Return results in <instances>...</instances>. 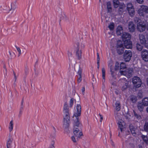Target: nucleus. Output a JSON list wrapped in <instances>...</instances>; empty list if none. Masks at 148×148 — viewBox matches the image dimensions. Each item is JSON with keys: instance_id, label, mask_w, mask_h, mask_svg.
Listing matches in <instances>:
<instances>
[{"instance_id": "obj_16", "label": "nucleus", "mask_w": 148, "mask_h": 148, "mask_svg": "<svg viewBox=\"0 0 148 148\" xmlns=\"http://www.w3.org/2000/svg\"><path fill=\"white\" fill-rule=\"evenodd\" d=\"M119 127L121 131H123V128L125 127V123L122 120H121L119 121L118 122Z\"/></svg>"}, {"instance_id": "obj_36", "label": "nucleus", "mask_w": 148, "mask_h": 148, "mask_svg": "<svg viewBox=\"0 0 148 148\" xmlns=\"http://www.w3.org/2000/svg\"><path fill=\"white\" fill-rule=\"evenodd\" d=\"M12 143V140L10 139H9L8 140L7 143V148H10Z\"/></svg>"}, {"instance_id": "obj_35", "label": "nucleus", "mask_w": 148, "mask_h": 148, "mask_svg": "<svg viewBox=\"0 0 148 148\" xmlns=\"http://www.w3.org/2000/svg\"><path fill=\"white\" fill-rule=\"evenodd\" d=\"M144 129L145 131L148 132V121L145 122L144 126Z\"/></svg>"}, {"instance_id": "obj_2", "label": "nucleus", "mask_w": 148, "mask_h": 148, "mask_svg": "<svg viewBox=\"0 0 148 148\" xmlns=\"http://www.w3.org/2000/svg\"><path fill=\"white\" fill-rule=\"evenodd\" d=\"M82 44V43L77 42L75 46L76 56L78 60H80L82 58V52L80 48Z\"/></svg>"}, {"instance_id": "obj_24", "label": "nucleus", "mask_w": 148, "mask_h": 148, "mask_svg": "<svg viewBox=\"0 0 148 148\" xmlns=\"http://www.w3.org/2000/svg\"><path fill=\"white\" fill-rule=\"evenodd\" d=\"M16 8L15 5L14 4H12L11 6V8L9 10V13L12 14L14 12Z\"/></svg>"}, {"instance_id": "obj_47", "label": "nucleus", "mask_w": 148, "mask_h": 148, "mask_svg": "<svg viewBox=\"0 0 148 148\" xmlns=\"http://www.w3.org/2000/svg\"><path fill=\"white\" fill-rule=\"evenodd\" d=\"M85 88L84 87H83L82 89V94L83 95H84L85 93Z\"/></svg>"}, {"instance_id": "obj_54", "label": "nucleus", "mask_w": 148, "mask_h": 148, "mask_svg": "<svg viewBox=\"0 0 148 148\" xmlns=\"http://www.w3.org/2000/svg\"><path fill=\"white\" fill-rule=\"evenodd\" d=\"M119 66H115V70H117V69H118Z\"/></svg>"}, {"instance_id": "obj_6", "label": "nucleus", "mask_w": 148, "mask_h": 148, "mask_svg": "<svg viewBox=\"0 0 148 148\" xmlns=\"http://www.w3.org/2000/svg\"><path fill=\"white\" fill-rule=\"evenodd\" d=\"M120 72L121 75L127 76L128 78H130L132 76L133 69L132 68H129L126 71L120 70Z\"/></svg>"}, {"instance_id": "obj_56", "label": "nucleus", "mask_w": 148, "mask_h": 148, "mask_svg": "<svg viewBox=\"0 0 148 148\" xmlns=\"http://www.w3.org/2000/svg\"><path fill=\"white\" fill-rule=\"evenodd\" d=\"M14 77L15 79V82H16V76H14Z\"/></svg>"}, {"instance_id": "obj_38", "label": "nucleus", "mask_w": 148, "mask_h": 148, "mask_svg": "<svg viewBox=\"0 0 148 148\" xmlns=\"http://www.w3.org/2000/svg\"><path fill=\"white\" fill-rule=\"evenodd\" d=\"M102 77L103 79H105V69L103 68H102Z\"/></svg>"}, {"instance_id": "obj_45", "label": "nucleus", "mask_w": 148, "mask_h": 148, "mask_svg": "<svg viewBox=\"0 0 148 148\" xmlns=\"http://www.w3.org/2000/svg\"><path fill=\"white\" fill-rule=\"evenodd\" d=\"M16 49H17V51L18 52V53H19L18 56H19L21 54V50L20 49V48L19 47H16Z\"/></svg>"}, {"instance_id": "obj_59", "label": "nucleus", "mask_w": 148, "mask_h": 148, "mask_svg": "<svg viewBox=\"0 0 148 148\" xmlns=\"http://www.w3.org/2000/svg\"><path fill=\"white\" fill-rule=\"evenodd\" d=\"M13 74L14 76H16V74L14 72V71H13Z\"/></svg>"}, {"instance_id": "obj_8", "label": "nucleus", "mask_w": 148, "mask_h": 148, "mask_svg": "<svg viewBox=\"0 0 148 148\" xmlns=\"http://www.w3.org/2000/svg\"><path fill=\"white\" fill-rule=\"evenodd\" d=\"M139 38L140 42L143 44L145 47L148 48V39H146L145 36L142 34L139 35Z\"/></svg>"}, {"instance_id": "obj_19", "label": "nucleus", "mask_w": 148, "mask_h": 148, "mask_svg": "<svg viewBox=\"0 0 148 148\" xmlns=\"http://www.w3.org/2000/svg\"><path fill=\"white\" fill-rule=\"evenodd\" d=\"M78 68L79 69L77 72V73L79 75V77L77 79V82L78 83H80L82 81V70L80 68L79 66H78Z\"/></svg>"}, {"instance_id": "obj_61", "label": "nucleus", "mask_w": 148, "mask_h": 148, "mask_svg": "<svg viewBox=\"0 0 148 148\" xmlns=\"http://www.w3.org/2000/svg\"><path fill=\"white\" fill-rule=\"evenodd\" d=\"M118 136H120V133L119 132V134L118 135Z\"/></svg>"}, {"instance_id": "obj_40", "label": "nucleus", "mask_w": 148, "mask_h": 148, "mask_svg": "<svg viewBox=\"0 0 148 148\" xmlns=\"http://www.w3.org/2000/svg\"><path fill=\"white\" fill-rule=\"evenodd\" d=\"M99 61L100 58L98 53H97V68L99 69Z\"/></svg>"}, {"instance_id": "obj_1", "label": "nucleus", "mask_w": 148, "mask_h": 148, "mask_svg": "<svg viewBox=\"0 0 148 148\" xmlns=\"http://www.w3.org/2000/svg\"><path fill=\"white\" fill-rule=\"evenodd\" d=\"M77 112H75L73 119L74 121L73 126L79 127L81 124L79 122V117L81 114V107L80 104H77L76 107Z\"/></svg>"}, {"instance_id": "obj_42", "label": "nucleus", "mask_w": 148, "mask_h": 148, "mask_svg": "<svg viewBox=\"0 0 148 148\" xmlns=\"http://www.w3.org/2000/svg\"><path fill=\"white\" fill-rule=\"evenodd\" d=\"M108 27L110 29V30H113L114 28V24H111L110 25L108 26Z\"/></svg>"}, {"instance_id": "obj_17", "label": "nucleus", "mask_w": 148, "mask_h": 148, "mask_svg": "<svg viewBox=\"0 0 148 148\" xmlns=\"http://www.w3.org/2000/svg\"><path fill=\"white\" fill-rule=\"evenodd\" d=\"M70 119H63V127L66 129L68 128L69 126Z\"/></svg>"}, {"instance_id": "obj_41", "label": "nucleus", "mask_w": 148, "mask_h": 148, "mask_svg": "<svg viewBox=\"0 0 148 148\" xmlns=\"http://www.w3.org/2000/svg\"><path fill=\"white\" fill-rule=\"evenodd\" d=\"M134 22L136 23H139L140 22H142L137 17H135L134 18Z\"/></svg>"}, {"instance_id": "obj_37", "label": "nucleus", "mask_w": 148, "mask_h": 148, "mask_svg": "<svg viewBox=\"0 0 148 148\" xmlns=\"http://www.w3.org/2000/svg\"><path fill=\"white\" fill-rule=\"evenodd\" d=\"M110 71L111 73V75L113 77L115 78L116 74L115 73L112 71V67L111 66H110Z\"/></svg>"}, {"instance_id": "obj_34", "label": "nucleus", "mask_w": 148, "mask_h": 148, "mask_svg": "<svg viewBox=\"0 0 148 148\" xmlns=\"http://www.w3.org/2000/svg\"><path fill=\"white\" fill-rule=\"evenodd\" d=\"M130 100L133 103H135L137 100V97L134 96H132L130 97Z\"/></svg>"}, {"instance_id": "obj_5", "label": "nucleus", "mask_w": 148, "mask_h": 148, "mask_svg": "<svg viewBox=\"0 0 148 148\" xmlns=\"http://www.w3.org/2000/svg\"><path fill=\"white\" fill-rule=\"evenodd\" d=\"M132 56V52L130 50H125L124 53L123 58L126 62H129Z\"/></svg>"}, {"instance_id": "obj_30", "label": "nucleus", "mask_w": 148, "mask_h": 148, "mask_svg": "<svg viewBox=\"0 0 148 148\" xmlns=\"http://www.w3.org/2000/svg\"><path fill=\"white\" fill-rule=\"evenodd\" d=\"M144 142L147 144H148V138L146 136L142 135L141 136Z\"/></svg>"}, {"instance_id": "obj_51", "label": "nucleus", "mask_w": 148, "mask_h": 148, "mask_svg": "<svg viewBox=\"0 0 148 148\" xmlns=\"http://www.w3.org/2000/svg\"><path fill=\"white\" fill-rule=\"evenodd\" d=\"M51 145L50 146H53V147H54V143H55V142L54 140H52L51 141Z\"/></svg>"}, {"instance_id": "obj_27", "label": "nucleus", "mask_w": 148, "mask_h": 148, "mask_svg": "<svg viewBox=\"0 0 148 148\" xmlns=\"http://www.w3.org/2000/svg\"><path fill=\"white\" fill-rule=\"evenodd\" d=\"M114 7L116 8H117L119 4V0H113Z\"/></svg>"}, {"instance_id": "obj_53", "label": "nucleus", "mask_w": 148, "mask_h": 148, "mask_svg": "<svg viewBox=\"0 0 148 148\" xmlns=\"http://www.w3.org/2000/svg\"><path fill=\"white\" fill-rule=\"evenodd\" d=\"M118 114L117 113L116 114V116L115 115V117L117 119H119V115H118Z\"/></svg>"}, {"instance_id": "obj_60", "label": "nucleus", "mask_w": 148, "mask_h": 148, "mask_svg": "<svg viewBox=\"0 0 148 148\" xmlns=\"http://www.w3.org/2000/svg\"><path fill=\"white\" fill-rule=\"evenodd\" d=\"M147 83L148 85V77L147 79Z\"/></svg>"}, {"instance_id": "obj_31", "label": "nucleus", "mask_w": 148, "mask_h": 148, "mask_svg": "<svg viewBox=\"0 0 148 148\" xmlns=\"http://www.w3.org/2000/svg\"><path fill=\"white\" fill-rule=\"evenodd\" d=\"M13 125L14 124L13 121L12 120L10 121V122L9 126V131L10 132L12 131L13 129Z\"/></svg>"}, {"instance_id": "obj_4", "label": "nucleus", "mask_w": 148, "mask_h": 148, "mask_svg": "<svg viewBox=\"0 0 148 148\" xmlns=\"http://www.w3.org/2000/svg\"><path fill=\"white\" fill-rule=\"evenodd\" d=\"M132 83L134 84L133 88H138L141 86L142 82L139 77H134L132 80Z\"/></svg>"}, {"instance_id": "obj_15", "label": "nucleus", "mask_w": 148, "mask_h": 148, "mask_svg": "<svg viewBox=\"0 0 148 148\" xmlns=\"http://www.w3.org/2000/svg\"><path fill=\"white\" fill-rule=\"evenodd\" d=\"M129 29L130 32H133L134 31L135 26L133 23L132 21H130L128 24Z\"/></svg>"}, {"instance_id": "obj_14", "label": "nucleus", "mask_w": 148, "mask_h": 148, "mask_svg": "<svg viewBox=\"0 0 148 148\" xmlns=\"http://www.w3.org/2000/svg\"><path fill=\"white\" fill-rule=\"evenodd\" d=\"M131 84V82L126 81L124 82V84L122 86V90L124 91L126 90L127 88L130 87Z\"/></svg>"}, {"instance_id": "obj_63", "label": "nucleus", "mask_w": 148, "mask_h": 148, "mask_svg": "<svg viewBox=\"0 0 148 148\" xmlns=\"http://www.w3.org/2000/svg\"><path fill=\"white\" fill-rule=\"evenodd\" d=\"M99 1L100 2L101 1V0H99Z\"/></svg>"}, {"instance_id": "obj_32", "label": "nucleus", "mask_w": 148, "mask_h": 148, "mask_svg": "<svg viewBox=\"0 0 148 148\" xmlns=\"http://www.w3.org/2000/svg\"><path fill=\"white\" fill-rule=\"evenodd\" d=\"M137 49L139 51H141L143 49V46L142 45L139 43H137L136 45Z\"/></svg>"}, {"instance_id": "obj_25", "label": "nucleus", "mask_w": 148, "mask_h": 148, "mask_svg": "<svg viewBox=\"0 0 148 148\" xmlns=\"http://www.w3.org/2000/svg\"><path fill=\"white\" fill-rule=\"evenodd\" d=\"M115 109L117 111H119L121 109L120 103L119 101H116L115 103Z\"/></svg>"}, {"instance_id": "obj_62", "label": "nucleus", "mask_w": 148, "mask_h": 148, "mask_svg": "<svg viewBox=\"0 0 148 148\" xmlns=\"http://www.w3.org/2000/svg\"><path fill=\"white\" fill-rule=\"evenodd\" d=\"M9 52V53H10V55H11V53L10 52Z\"/></svg>"}, {"instance_id": "obj_18", "label": "nucleus", "mask_w": 148, "mask_h": 148, "mask_svg": "<svg viewBox=\"0 0 148 148\" xmlns=\"http://www.w3.org/2000/svg\"><path fill=\"white\" fill-rule=\"evenodd\" d=\"M145 106L142 102H138L137 105L138 109L140 112H142L143 111L144 107Z\"/></svg>"}, {"instance_id": "obj_44", "label": "nucleus", "mask_w": 148, "mask_h": 148, "mask_svg": "<svg viewBox=\"0 0 148 148\" xmlns=\"http://www.w3.org/2000/svg\"><path fill=\"white\" fill-rule=\"evenodd\" d=\"M68 56L69 58H71L72 57V53L70 51H68Z\"/></svg>"}, {"instance_id": "obj_33", "label": "nucleus", "mask_w": 148, "mask_h": 148, "mask_svg": "<svg viewBox=\"0 0 148 148\" xmlns=\"http://www.w3.org/2000/svg\"><path fill=\"white\" fill-rule=\"evenodd\" d=\"M116 47L117 48L123 47V44L121 41L119 40L118 41Z\"/></svg>"}, {"instance_id": "obj_28", "label": "nucleus", "mask_w": 148, "mask_h": 148, "mask_svg": "<svg viewBox=\"0 0 148 148\" xmlns=\"http://www.w3.org/2000/svg\"><path fill=\"white\" fill-rule=\"evenodd\" d=\"M142 101L145 106H148V97H145L143 99Z\"/></svg>"}, {"instance_id": "obj_7", "label": "nucleus", "mask_w": 148, "mask_h": 148, "mask_svg": "<svg viewBox=\"0 0 148 148\" xmlns=\"http://www.w3.org/2000/svg\"><path fill=\"white\" fill-rule=\"evenodd\" d=\"M146 27V24L145 22H140L137 23V29L138 31L142 32L145 30Z\"/></svg>"}, {"instance_id": "obj_20", "label": "nucleus", "mask_w": 148, "mask_h": 148, "mask_svg": "<svg viewBox=\"0 0 148 148\" xmlns=\"http://www.w3.org/2000/svg\"><path fill=\"white\" fill-rule=\"evenodd\" d=\"M133 112L134 119H136L138 121L141 120L142 119L141 115L134 110H133Z\"/></svg>"}, {"instance_id": "obj_52", "label": "nucleus", "mask_w": 148, "mask_h": 148, "mask_svg": "<svg viewBox=\"0 0 148 148\" xmlns=\"http://www.w3.org/2000/svg\"><path fill=\"white\" fill-rule=\"evenodd\" d=\"M99 115L100 116V122H102V121L103 119V116L100 114H99Z\"/></svg>"}, {"instance_id": "obj_39", "label": "nucleus", "mask_w": 148, "mask_h": 148, "mask_svg": "<svg viewBox=\"0 0 148 148\" xmlns=\"http://www.w3.org/2000/svg\"><path fill=\"white\" fill-rule=\"evenodd\" d=\"M126 68V66L125 63L123 62L121 63L120 65V70L124 69Z\"/></svg>"}, {"instance_id": "obj_3", "label": "nucleus", "mask_w": 148, "mask_h": 148, "mask_svg": "<svg viewBox=\"0 0 148 148\" xmlns=\"http://www.w3.org/2000/svg\"><path fill=\"white\" fill-rule=\"evenodd\" d=\"M63 119H70V115L69 113V109L68 108L67 103L65 102L63 107Z\"/></svg>"}, {"instance_id": "obj_55", "label": "nucleus", "mask_w": 148, "mask_h": 148, "mask_svg": "<svg viewBox=\"0 0 148 148\" xmlns=\"http://www.w3.org/2000/svg\"><path fill=\"white\" fill-rule=\"evenodd\" d=\"M62 16L63 17H64V18H67V16H66L65 15V14H64L63 15H62Z\"/></svg>"}, {"instance_id": "obj_46", "label": "nucleus", "mask_w": 148, "mask_h": 148, "mask_svg": "<svg viewBox=\"0 0 148 148\" xmlns=\"http://www.w3.org/2000/svg\"><path fill=\"white\" fill-rule=\"evenodd\" d=\"M143 11H142V10L141 9L139 12V14L140 16H143L144 15V13Z\"/></svg>"}, {"instance_id": "obj_29", "label": "nucleus", "mask_w": 148, "mask_h": 148, "mask_svg": "<svg viewBox=\"0 0 148 148\" xmlns=\"http://www.w3.org/2000/svg\"><path fill=\"white\" fill-rule=\"evenodd\" d=\"M141 9L145 13H148V7L147 6H143Z\"/></svg>"}, {"instance_id": "obj_58", "label": "nucleus", "mask_w": 148, "mask_h": 148, "mask_svg": "<svg viewBox=\"0 0 148 148\" xmlns=\"http://www.w3.org/2000/svg\"><path fill=\"white\" fill-rule=\"evenodd\" d=\"M132 145V146L133 147H134V145L133 144H131Z\"/></svg>"}, {"instance_id": "obj_21", "label": "nucleus", "mask_w": 148, "mask_h": 148, "mask_svg": "<svg viewBox=\"0 0 148 148\" xmlns=\"http://www.w3.org/2000/svg\"><path fill=\"white\" fill-rule=\"evenodd\" d=\"M130 130L132 133V134L134 136H135L136 134V128L133 125H131L130 126Z\"/></svg>"}, {"instance_id": "obj_50", "label": "nucleus", "mask_w": 148, "mask_h": 148, "mask_svg": "<svg viewBox=\"0 0 148 148\" xmlns=\"http://www.w3.org/2000/svg\"><path fill=\"white\" fill-rule=\"evenodd\" d=\"M138 96H139L140 98H142V93L140 92H139L138 93Z\"/></svg>"}, {"instance_id": "obj_57", "label": "nucleus", "mask_w": 148, "mask_h": 148, "mask_svg": "<svg viewBox=\"0 0 148 148\" xmlns=\"http://www.w3.org/2000/svg\"><path fill=\"white\" fill-rule=\"evenodd\" d=\"M146 111L148 113V107L146 108Z\"/></svg>"}, {"instance_id": "obj_43", "label": "nucleus", "mask_w": 148, "mask_h": 148, "mask_svg": "<svg viewBox=\"0 0 148 148\" xmlns=\"http://www.w3.org/2000/svg\"><path fill=\"white\" fill-rule=\"evenodd\" d=\"M74 101V99L73 98H72L70 101V106L71 107L73 104Z\"/></svg>"}, {"instance_id": "obj_48", "label": "nucleus", "mask_w": 148, "mask_h": 148, "mask_svg": "<svg viewBox=\"0 0 148 148\" xmlns=\"http://www.w3.org/2000/svg\"><path fill=\"white\" fill-rule=\"evenodd\" d=\"M71 139L73 142L76 143L77 142L76 140L75 139V137L74 136H72L71 137Z\"/></svg>"}, {"instance_id": "obj_13", "label": "nucleus", "mask_w": 148, "mask_h": 148, "mask_svg": "<svg viewBox=\"0 0 148 148\" xmlns=\"http://www.w3.org/2000/svg\"><path fill=\"white\" fill-rule=\"evenodd\" d=\"M124 46L127 49H131L132 48V44L130 40L124 41Z\"/></svg>"}, {"instance_id": "obj_23", "label": "nucleus", "mask_w": 148, "mask_h": 148, "mask_svg": "<svg viewBox=\"0 0 148 148\" xmlns=\"http://www.w3.org/2000/svg\"><path fill=\"white\" fill-rule=\"evenodd\" d=\"M111 3L110 2H108L107 3V8L108 12H112V8Z\"/></svg>"}, {"instance_id": "obj_10", "label": "nucleus", "mask_w": 148, "mask_h": 148, "mask_svg": "<svg viewBox=\"0 0 148 148\" xmlns=\"http://www.w3.org/2000/svg\"><path fill=\"white\" fill-rule=\"evenodd\" d=\"M76 127L73 126V131L75 136L77 139L78 138H80V137L83 136V135L82 132L80 131L79 129Z\"/></svg>"}, {"instance_id": "obj_64", "label": "nucleus", "mask_w": 148, "mask_h": 148, "mask_svg": "<svg viewBox=\"0 0 148 148\" xmlns=\"http://www.w3.org/2000/svg\"><path fill=\"white\" fill-rule=\"evenodd\" d=\"M23 103V102H22V103H21L22 105Z\"/></svg>"}, {"instance_id": "obj_12", "label": "nucleus", "mask_w": 148, "mask_h": 148, "mask_svg": "<svg viewBox=\"0 0 148 148\" xmlns=\"http://www.w3.org/2000/svg\"><path fill=\"white\" fill-rule=\"evenodd\" d=\"M131 37V35L128 33L124 32L123 33L122 38L123 42L130 40Z\"/></svg>"}, {"instance_id": "obj_11", "label": "nucleus", "mask_w": 148, "mask_h": 148, "mask_svg": "<svg viewBox=\"0 0 148 148\" xmlns=\"http://www.w3.org/2000/svg\"><path fill=\"white\" fill-rule=\"evenodd\" d=\"M141 57L143 59L145 62L148 61V51L143 50L141 52Z\"/></svg>"}, {"instance_id": "obj_9", "label": "nucleus", "mask_w": 148, "mask_h": 148, "mask_svg": "<svg viewBox=\"0 0 148 148\" xmlns=\"http://www.w3.org/2000/svg\"><path fill=\"white\" fill-rule=\"evenodd\" d=\"M127 9L131 16H133L134 15V9L131 3H129L127 4Z\"/></svg>"}, {"instance_id": "obj_49", "label": "nucleus", "mask_w": 148, "mask_h": 148, "mask_svg": "<svg viewBox=\"0 0 148 148\" xmlns=\"http://www.w3.org/2000/svg\"><path fill=\"white\" fill-rule=\"evenodd\" d=\"M137 2L140 4L142 3L143 2V0H136Z\"/></svg>"}, {"instance_id": "obj_26", "label": "nucleus", "mask_w": 148, "mask_h": 148, "mask_svg": "<svg viewBox=\"0 0 148 148\" xmlns=\"http://www.w3.org/2000/svg\"><path fill=\"white\" fill-rule=\"evenodd\" d=\"M116 50L117 53L119 55L122 54L123 53H124L123 52L124 51V48L121 47L119 48H117Z\"/></svg>"}, {"instance_id": "obj_22", "label": "nucleus", "mask_w": 148, "mask_h": 148, "mask_svg": "<svg viewBox=\"0 0 148 148\" xmlns=\"http://www.w3.org/2000/svg\"><path fill=\"white\" fill-rule=\"evenodd\" d=\"M123 28L121 26H118L116 29V33L117 35H120L123 33Z\"/></svg>"}]
</instances>
